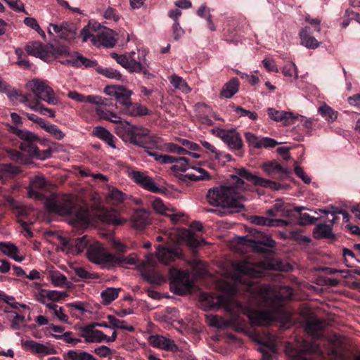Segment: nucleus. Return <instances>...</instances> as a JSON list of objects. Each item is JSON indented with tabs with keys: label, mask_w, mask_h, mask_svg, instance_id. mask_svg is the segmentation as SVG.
Instances as JSON below:
<instances>
[{
	"label": "nucleus",
	"mask_w": 360,
	"mask_h": 360,
	"mask_svg": "<svg viewBox=\"0 0 360 360\" xmlns=\"http://www.w3.org/2000/svg\"><path fill=\"white\" fill-rule=\"evenodd\" d=\"M231 179L233 181L231 185L213 187L208 190L206 198L210 205L238 210L243 209L242 193L250 189V186L245 180L255 186L273 190L281 188L278 183L256 176L245 168L237 169L236 174L231 175Z\"/></svg>",
	"instance_id": "obj_1"
},
{
	"label": "nucleus",
	"mask_w": 360,
	"mask_h": 360,
	"mask_svg": "<svg viewBox=\"0 0 360 360\" xmlns=\"http://www.w3.org/2000/svg\"><path fill=\"white\" fill-rule=\"evenodd\" d=\"M219 288L222 292L221 295L202 293L200 296L201 300L206 302L210 308L225 307L226 311L231 314V318L226 320L217 316H211L208 317L209 325L223 329L231 325L242 324L243 321L240 317V314H244L248 316V312L252 310L245 309L240 303L233 299L236 291L233 285L223 282L219 285Z\"/></svg>",
	"instance_id": "obj_2"
},
{
	"label": "nucleus",
	"mask_w": 360,
	"mask_h": 360,
	"mask_svg": "<svg viewBox=\"0 0 360 360\" xmlns=\"http://www.w3.org/2000/svg\"><path fill=\"white\" fill-rule=\"evenodd\" d=\"M259 294L264 300V305L269 309L265 311H249L248 317L252 325L263 326H267L274 321V314L281 307L280 301L290 299L292 295V290L288 286L271 287L263 285L259 287Z\"/></svg>",
	"instance_id": "obj_3"
},
{
	"label": "nucleus",
	"mask_w": 360,
	"mask_h": 360,
	"mask_svg": "<svg viewBox=\"0 0 360 360\" xmlns=\"http://www.w3.org/2000/svg\"><path fill=\"white\" fill-rule=\"evenodd\" d=\"M236 272L234 278L236 282L245 284L250 290L254 283L248 281L249 278H256L263 276L266 270H277L280 271H287L290 266L283 265L278 259L266 258L263 261L254 263L250 261L244 260L234 264Z\"/></svg>",
	"instance_id": "obj_4"
},
{
	"label": "nucleus",
	"mask_w": 360,
	"mask_h": 360,
	"mask_svg": "<svg viewBox=\"0 0 360 360\" xmlns=\"http://www.w3.org/2000/svg\"><path fill=\"white\" fill-rule=\"evenodd\" d=\"M110 268L119 266L127 267L129 265H135L141 271L142 276L151 283L159 284L164 281L163 277L155 270L157 264L153 254H148L144 261L137 259L136 255L131 254L127 257L122 255H112Z\"/></svg>",
	"instance_id": "obj_5"
},
{
	"label": "nucleus",
	"mask_w": 360,
	"mask_h": 360,
	"mask_svg": "<svg viewBox=\"0 0 360 360\" xmlns=\"http://www.w3.org/2000/svg\"><path fill=\"white\" fill-rule=\"evenodd\" d=\"M45 203L49 212L60 216L75 217V222H86L87 221L86 210L77 205L70 195L53 193L46 198Z\"/></svg>",
	"instance_id": "obj_6"
},
{
	"label": "nucleus",
	"mask_w": 360,
	"mask_h": 360,
	"mask_svg": "<svg viewBox=\"0 0 360 360\" xmlns=\"http://www.w3.org/2000/svg\"><path fill=\"white\" fill-rule=\"evenodd\" d=\"M27 87L34 94L36 101L42 100L49 105H57L59 99L56 96L53 89L46 81L32 79L27 84Z\"/></svg>",
	"instance_id": "obj_7"
},
{
	"label": "nucleus",
	"mask_w": 360,
	"mask_h": 360,
	"mask_svg": "<svg viewBox=\"0 0 360 360\" xmlns=\"http://www.w3.org/2000/svg\"><path fill=\"white\" fill-rule=\"evenodd\" d=\"M170 288L175 294L183 295L191 292L192 281L189 274L175 268H171L169 271Z\"/></svg>",
	"instance_id": "obj_8"
},
{
	"label": "nucleus",
	"mask_w": 360,
	"mask_h": 360,
	"mask_svg": "<svg viewBox=\"0 0 360 360\" xmlns=\"http://www.w3.org/2000/svg\"><path fill=\"white\" fill-rule=\"evenodd\" d=\"M112 253L108 252L103 245L94 241L90 243L86 250V256L90 262L99 265L102 269H110Z\"/></svg>",
	"instance_id": "obj_9"
},
{
	"label": "nucleus",
	"mask_w": 360,
	"mask_h": 360,
	"mask_svg": "<svg viewBox=\"0 0 360 360\" xmlns=\"http://www.w3.org/2000/svg\"><path fill=\"white\" fill-rule=\"evenodd\" d=\"M257 236L250 238L248 236H240L238 238L239 243L260 253L266 252L265 247L274 248L275 246L276 242L271 238L264 236L260 231H257Z\"/></svg>",
	"instance_id": "obj_10"
},
{
	"label": "nucleus",
	"mask_w": 360,
	"mask_h": 360,
	"mask_svg": "<svg viewBox=\"0 0 360 360\" xmlns=\"http://www.w3.org/2000/svg\"><path fill=\"white\" fill-rule=\"evenodd\" d=\"M135 52H131L129 56L119 55L115 53H112L111 56L114 58L117 63L121 65L123 68L128 70L131 72H142L144 75L148 73L147 68L148 64L146 63L145 55L143 56V62L139 58V61L134 58Z\"/></svg>",
	"instance_id": "obj_11"
},
{
	"label": "nucleus",
	"mask_w": 360,
	"mask_h": 360,
	"mask_svg": "<svg viewBox=\"0 0 360 360\" xmlns=\"http://www.w3.org/2000/svg\"><path fill=\"white\" fill-rule=\"evenodd\" d=\"M93 324L88 325L79 329V335L84 339L86 343L113 342L116 340L117 333L113 330L110 336H108L103 331L94 328Z\"/></svg>",
	"instance_id": "obj_12"
},
{
	"label": "nucleus",
	"mask_w": 360,
	"mask_h": 360,
	"mask_svg": "<svg viewBox=\"0 0 360 360\" xmlns=\"http://www.w3.org/2000/svg\"><path fill=\"white\" fill-rule=\"evenodd\" d=\"M122 136L127 135L131 143L143 146L146 139L149 136L150 130L139 125L131 124L127 121L122 122Z\"/></svg>",
	"instance_id": "obj_13"
},
{
	"label": "nucleus",
	"mask_w": 360,
	"mask_h": 360,
	"mask_svg": "<svg viewBox=\"0 0 360 360\" xmlns=\"http://www.w3.org/2000/svg\"><path fill=\"white\" fill-rule=\"evenodd\" d=\"M56 53L58 55L69 56V58L62 62V63L65 65H69L75 68H79L82 66H84L85 68H94L97 65L95 60L88 59L77 52H74L70 54L65 47H61L60 49H58L56 51Z\"/></svg>",
	"instance_id": "obj_14"
},
{
	"label": "nucleus",
	"mask_w": 360,
	"mask_h": 360,
	"mask_svg": "<svg viewBox=\"0 0 360 360\" xmlns=\"http://www.w3.org/2000/svg\"><path fill=\"white\" fill-rule=\"evenodd\" d=\"M15 134L21 140L20 148L22 151L27 153L29 155L33 156L37 151V141L38 137L34 133L23 129H15Z\"/></svg>",
	"instance_id": "obj_15"
},
{
	"label": "nucleus",
	"mask_w": 360,
	"mask_h": 360,
	"mask_svg": "<svg viewBox=\"0 0 360 360\" xmlns=\"http://www.w3.org/2000/svg\"><path fill=\"white\" fill-rule=\"evenodd\" d=\"M320 347L315 341L303 340L297 349L288 350V354L292 360H310L304 356L307 354H319Z\"/></svg>",
	"instance_id": "obj_16"
},
{
	"label": "nucleus",
	"mask_w": 360,
	"mask_h": 360,
	"mask_svg": "<svg viewBox=\"0 0 360 360\" xmlns=\"http://www.w3.org/2000/svg\"><path fill=\"white\" fill-rule=\"evenodd\" d=\"M216 135L219 137L233 150H238L243 148V141L238 132L235 129H216Z\"/></svg>",
	"instance_id": "obj_17"
},
{
	"label": "nucleus",
	"mask_w": 360,
	"mask_h": 360,
	"mask_svg": "<svg viewBox=\"0 0 360 360\" xmlns=\"http://www.w3.org/2000/svg\"><path fill=\"white\" fill-rule=\"evenodd\" d=\"M26 51L29 55L34 56L42 60L46 59L56 53L52 45H44L39 41H32L27 44Z\"/></svg>",
	"instance_id": "obj_18"
},
{
	"label": "nucleus",
	"mask_w": 360,
	"mask_h": 360,
	"mask_svg": "<svg viewBox=\"0 0 360 360\" xmlns=\"http://www.w3.org/2000/svg\"><path fill=\"white\" fill-rule=\"evenodd\" d=\"M104 92L107 95L115 97L123 107L129 103L131 101V96L132 95V91L120 85L108 86L105 88Z\"/></svg>",
	"instance_id": "obj_19"
},
{
	"label": "nucleus",
	"mask_w": 360,
	"mask_h": 360,
	"mask_svg": "<svg viewBox=\"0 0 360 360\" xmlns=\"http://www.w3.org/2000/svg\"><path fill=\"white\" fill-rule=\"evenodd\" d=\"M148 342L150 346L155 348L169 352H176L179 350V347L174 340L163 335H150L148 338Z\"/></svg>",
	"instance_id": "obj_20"
},
{
	"label": "nucleus",
	"mask_w": 360,
	"mask_h": 360,
	"mask_svg": "<svg viewBox=\"0 0 360 360\" xmlns=\"http://www.w3.org/2000/svg\"><path fill=\"white\" fill-rule=\"evenodd\" d=\"M245 138L250 146L255 148H270L278 145L275 139L269 137H259L251 132H245Z\"/></svg>",
	"instance_id": "obj_21"
},
{
	"label": "nucleus",
	"mask_w": 360,
	"mask_h": 360,
	"mask_svg": "<svg viewBox=\"0 0 360 360\" xmlns=\"http://www.w3.org/2000/svg\"><path fill=\"white\" fill-rule=\"evenodd\" d=\"M131 179L142 188L151 192L157 193L160 191L153 179L146 173L141 171H132L130 174Z\"/></svg>",
	"instance_id": "obj_22"
},
{
	"label": "nucleus",
	"mask_w": 360,
	"mask_h": 360,
	"mask_svg": "<svg viewBox=\"0 0 360 360\" xmlns=\"http://www.w3.org/2000/svg\"><path fill=\"white\" fill-rule=\"evenodd\" d=\"M53 32L60 38L65 39L73 38L76 34L75 27L66 22L62 25L51 23L48 27V33L53 34Z\"/></svg>",
	"instance_id": "obj_23"
},
{
	"label": "nucleus",
	"mask_w": 360,
	"mask_h": 360,
	"mask_svg": "<svg viewBox=\"0 0 360 360\" xmlns=\"http://www.w3.org/2000/svg\"><path fill=\"white\" fill-rule=\"evenodd\" d=\"M46 181L41 176H37L31 180L28 188V195L30 198L35 200H42L44 198L41 191L46 187Z\"/></svg>",
	"instance_id": "obj_24"
},
{
	"label": "nucleus",
	"mask_w": 360,
	"mask_h": 360,
	"mask_svg": "<svg viewBox=\"0 0 360 360\" xmlns=\"http://www.w3.org/2000/svg\"><path fill=\"white\" fill-rule=\"evenodd\" d=\"M267 113L269 117L276 122H283V124L287 126L292 124L291 120H293L295 114L290 111L278 110L273 108H267Z\"/></svg>",
	"instance_id": "obj_25"
},
{
	"label": "nucleus",
	"mask_w": 360,
	"mask_h": 360,
	"mask_svg": "<svg viewBox=\"0 0 360 360\" xmlns=\"http://www.w3.org/2000/svg\"><path fill=\"white\" fill-rule=\"evenodd\" d=\"M25 349L29 350L37 354L48 355L54 353V349L44 344L37 342L32 340H27L22 342Z\"/></svg>",
	"instance_id": "obj_26"
},
{
	"label": "nucleus",
	"mask_w": 360,
	"mask_h": 360,
	"mask_svg": "<svg viewBox=\"0 0 360 360\" xmlns=\"http://www.w3.org/2000/svg\"><path fill=\"white\" fill-rule=\"evenodd\" d=\"M157 249V257L153 255L156 262H158L157 259H158V260L162 263L167 264L174 259L178 255L177 251L171 248H166L159 245ZM157 264H158V262H157ZM157 266L158 264H156L154 269L155 271L159 274L156 269Z\"/></svg>",
	"instance_id": "obj_27"
},
{
	"label": "nucleus",
	"mask_w": 360,
	"mask_h": 360,
	"mask_svg": "<svg viewBox=\"0 0 360 360\" xmlns=\"http://www.w3.org/2000/svg\"><path fill=\"white\" fill-rule=\"evenodd\" d=\"M345 341V338L344 337L335 334L333 335L328 340L331 354L338 357L340 360L344 359L342 356V352Z\"/></svg>",
	"instance_id": "obj_28"
},
{
	"label": "nucleus",
	"mask_w": 360,
	"mask_h": 360,
	"mask_svg": "<svg viewBox=\"0 0 360 360\" xmlns=\"http://www.w3.org/2000/svg\"><path fill=\"white\" fill-rule=\"evenodd\" d=\"M326 326V322L318 319L308 320L305 325L306 332L314 338H320L321 330Z\"/></svg>",
	"instance_id": "obj_29"
},
{
	"label": "nucleus",
	"mask_w": 360,
	"mask_h": 360,
	"mask_svg": "<svg viewBox=\"0 0 360 360\" xmlns=\"http://www.w3.org/2000/svg\"><path fill=\"white\" fill-rule=\"evenodd\" d=\"M122 113L133 117L143 116L148 114V109L139 103H131L130 101L123 107Z\"/></svg>",
	"instance_id": "obj_30"
},
{
	"label": "nucleus",
	"mask_w": 360,
	"mask_h": 360,
	"mask_svg": "<svg viewBox=\"0 0 360 360\" xmlns=\"http://www.w3.org/2000/svg\"><path fill=\"white\" fill-rule=\"evenodd\" d=\"M300 43L302 46L309 49H315L318 48L320 43L317 39L311 35L310 29L308 27L302 28L300 33Z\"/></svg>",
	"instance_id": "obj_31"
},
{
	"label": "nucleus",
	"mask_w": 360,
	"mask_h": 360,
	"mask_svg": "<svg viewBox=\"0 0 360 360\" xmlns=\"http://www.w3.org/2000/svg\"><path fill=\"white\" fill-rule=\"evenodd\" d=\"M0 251L18 262L23 261L25 259L23 256L19 255L18 247L11 243L0 242Z\"/></svg>",
	"instance_id": "obj_32"
},
{
	"label": "nucleus",
	"mask_w": 360,
	"mask_h": 360,
	"mask_svg": "<svg viewBox=\"0 0 360 360\" xmlns=\"http://www.w3.org/2000/svg\"><path fill=\"white\" fill-rule=\"evenodd\" d=\"M96 39V44L105 47H113L116 43V40L112 36V30L106 27L97 34Z\"/></svg>",
	"instance_id": "obj_33"
},
{
	"label": "nucleus",
	"mask_w": 360,
	"mask_h": 360,
	"mask_svg": "<svg viewBox=\"0 0 360 360\" xmlns=\"http://www.w3.org/2000/svg\"><path fill=\"white\" fill-rule=\"evenodd\" d=\"M210 178L209 173L204 169L198 167H193L191 171H188L184 175L183 180L186 181L188 179L196 181L200 180H208L210 179Z\"/></svg>",
	"instance_id": "obj_34"
},
{
	"label": "nucleus",
	"mask_w": 360,
	"mask_h": 360,
	"mask_svg": "<svg viewBox=\"0 0 360 360\" xmlns=\"http://www.w3.org/2000/svg\"><path fill=\"white\" fill-rule=\"evenodd\" d=\"M176 233L181 240L186 242L192 248H196L201 244V242L197 238L196 235L188 229H177Z\"/></svg>",
	"instance_id": "obj_35"
},
{
	"label": "nucleus",
	"mask_w": 360,
	"mask_h": 360,
	"mask_svg": "<svg viewBox=\"0 0 360 360\" xmlns=\"http://www.w3.org/2000/svg\"><path fill=\"white\" fill-rule=\"evenodd\" d=\"M149 215L150 212L147 210H136L132 216L133 226L136 229H143L148 223Z\"/></svg>",
	"instance_id": "obj_36"
},
{
	"label": "nucleus",
	"mask_w": 360,
	"mask_h": 360,
	"mask_svg": "<svg viewBox=\"0 0 360 360\" xmlns=\"http://www.w3.org/2000/svg\"><path fill=\"white\" fill-rule=\"evenodd\" d=\"M262 169L269 175H276L283 177L288 174L286 168L282 167L278 162L272 161L266 162L262 165Z\"/></svg>",
	"instance_id": "obj_37"
},
{
	"label": "nucleus",
	"mask_w": 360,
	"mask_h": 360,
	"mask_svg": "<svg viewBox=\"0 0 360 360\" xmlns=\"http://www.w3.org/2000/svg\"><path fill=\"white\" fill-rule=\"evenodd\" d=\"M101 219L107 224L120 226L126 222V219L120 217L114 211L105 210L101 214Z\"/></svg>",
	"instance_id": "obj_38"
},
{
	"label": "nucleus",
	"mask_w": 360,
	"mask_h": 360,
	"mask_svg": "<svg viewBox=\"0 0 360 360\" xmlns=\"http://www.w3.org/2000/svg\"><path fill=\"white\" fill-rule=\"evenodd\" d=\"M257 341L264 348L268 349L271 352H276V347L277 342V337L269 332H264V334L259 336Z\"/></svg>",
	"instance_id": "obj_39"
},
{
	"label": "nucleus",
	"mask_w": 360,
	"mask_h": 360,
	"mask_svg": "<svg viewBox=\"0 0 360 360\" xmlns=\"http://www.w3.org/2000/svg\"><path fill=\"white\" fill-rule=\"evenodd\" d=\"M239 84L238 78H232L224 85L220 93L221 96L226 98H232L238 91Z\"/></svg>",
	"instance_id": "obj_40"
},
{
	"label": "nucleus",
	"mask_w": 360,
	"mask_h": 360,
	"mask_svg": "<svg viewBox=\"0 0 360 360\" xmlns=\"http://www.w3.org/2000/svg\"><path fill=\"white\" fill-rule=\"evenodd\" d=\"M93 134L96 137L104 141L110 146L115 148V136L105 128L103 127H96L93 129Z\"/></svg>",
	"instance_id": "obj_41"
},
{
	"label": "nucleus",
	"mask_w": 360,
	"mask_h": 360,
	"mask_svg": "<svg viewBox=\"0 0 360 360\" xmlns=\"http://www.w3.org/2000/svg\"><path fill=\"white\" fill-rule=\"evenodd\" d=\"M127 195L115 187H109L106 199L108 203L117 205L123 202Z\"/></svg>",
	"instance_id": "obj_42"
},
{
	"label": "nucleus",
	"mask_w": 360,
	"mask_h": 360,
	"mask_svg": "<svg viewBox=\"0 0 360 360\" xmlns=\"http://www.w3.org/2000/svg\"><path fill=\"white\" fill-rule=\"evenodd\" d=\"M65 360H98L92 354L79 349H72L64 354Z\"/></svg>",
	"instance_id": "obj_43"
},
{
	"label": "nucleus",
	"mask_w": 360,
	"mask_h": 360,
	"mask_svg": "<svg viewBox=\"0 0 360 360\" xmlns=\"http://www.w3.org/2000/svg\"><path fill=\"white\" fill-rule=\"evenodd\" d=\"M333 224L331 222L330 224H318L314 230V237L318 239L334 238V233L332 229Z\"/></svg>",
	"instance_id": "obj_44"
},
{
	"label": "nucleus",
	"mask_w": 360,
	"mask_h": 360,
	"mask_svg": "<svg viewBox=\"0 0 360 360\" xmlns=\"http://www.w3.org/2000/svg\"><path fill=\"white\" fill-rule=\"evenodd\" d=\"M173 159L174 165L171 167V170L176 176H182L188 169V160L186 158L173 157Z\"/></svg>",
	"instance_id": "obj_45"
},
{
	"label": "nucleus",
	"mask_w": 360,
	"mask_h": 360,
	"mask_svg": "<svg viewBox=\"0 0 360 360\" xmlns=\"http://www.w3.org/2000/svg\"><path fill=\"white\" fill-rule=\"evenodd\" d=\"M212 117L219 120L214 112H213L209 107L204 105L201 106V112H199L198 118L200 122L206 125L211 126L214 124Z\"/></svg>",
	"instance_id": "obj_46"
},
{
	"label": "nucleus",
	"mask_w": 360,
	"mask_h": 360,
	"mask_svg": "<svg viewBox=\"0 0 360 360\" xmlns=\"http://www.w3.org/2000/svg\"><path fill=\"white\" fill-rule=\"evenodd\" d=\"M318 112L326 120L328 123L335 122L338 112L332 109L329 105L323 104L318 108Z\"/></svg>",
	"instance_id": "obj_47"
},
{
	"label": "nucleus",
	"mask_w": 360,
	"mask_h": 360,
	"mask_svg": "<svg viewBox=\"0 0 360 360\" xmlns=\"http://www.w3.org/2000/svg\"><path fill=\"white\" fill-rule=\"evenodd\" d=\"M20 172V169L18 167L13 166L11 164L0 165V180L4 181Z\"/></svg>",
	"instance_id": "obj_48"
},
{
	"label": "nucleus",
	"mask_w": 360,
	"mask_h": 360,
	"mask_svg": "<svg viewBox=\"0 0 360 360\" xmlns=\"http://www.w3.org/2000/svg\"><path fill=\"white\" fill-rule=\"evenodd\" d=\"M107 319L110 323V327H112V329L113 330L119 328L129 332H133L134 330V328L132 326L127 325L125 321L120 320L112 315H108Z\"/></svg>",
	"instance_id": "obj_49"
},
{
	"label": "nucleus",
	"mask_w": 360,
	"mask_h": 360,
	"mask_svg": "<svg viewBox=\"0 0 360 360\" xmlns=\"http://www.w3.org/2000/svg\"><path fill=\"white\" fill-rule=\"evenodd\" d=\"M120 290V288H108L103 290L101 293L103 302L105 304H110L118 297Z\"/></svg>",
	"instance_id": "obj_50"
},
{
	"label": "nucleus",
	"mask_w": 360,
	"mask_h": 360,
	"mask_svg": "<svg viewBox=\"0 0 360 360\" xmlns=\"http://www.w3.org/2000/svg\"><path fill=\"white\" fill-rule=\"evenodd\" d=\"M170 82L175 89L181 91L183 93L187 94L191 90L186 82L176 75H172L170 77Z\"/></svg>",
	"instance_id": "obj_51"
},
{
	"label": "nucleus",
	"mask_w": 360,
	"mask_h": 360,
	"mask_svg": "<svg viewBox=\"0 0 360 360\" xmlns=\"http://www.w3.org/2000/svg\"><path fill=\"white\" fill-rule=\"evenodd\" d=\"M46 307L51 311V314H53L60 321L63 323H68V316L64 313L63 307L53 302H49V304H47Z\"/></svg>",
	"instance_id": "obj_52"
},
{
	"label": "nucleus",
	"mask_w": 360,
	"mask_h": 360,
	"mask_svg": "<svg viewBox=\"0 0 360 360\" xmlns=\"http://www.w3.org/2000/svg\"><path fill=\"white\" fill-rule=\"evenodd\" d=\"M151 205L155 212L162 214L169 215V212H174L173 208L167 207L160 198H155L151 202Z\"/></svg>",
	"instance_id": "obj_53"
},
{
	"label": "nucleus",
	"mask_w": 360,
	"mask_h": 360,
	"mask_svg": "<svg viewBox=\"0 0 360 360\" xmlns=\"http://www.w3.org/2000/svg\"><path fill=\"white\" fill-rule=\"evenodd\" d=\"M282 73L288 78L290 82H293L298 78L297 68L294 63L286 64L283 68Z\"/></svg>",
	"instance_id": "obj_54"
},
{
	"label": "nucleus",
	"mask_w": 360,
	"mask_h": 360,
	"mask_svg": "<svg viewBox=\"0 0 360 360\" xmlns=\"http://www.w3.org/2000/svg\"><path fill=\"white\" fill-rule=\"evenodd\" d=\"M90 243H91L90 242V240L87 237V236H84L81 238H76L74 241H72L71 245L75 246L73 252L77 254H79V252H82L85 248L87 249Z\"/></svg>",
	"instance_id": "obj_55"
},
{
	"label": "nucleus",
	"mask_w": 360,
	"mask_h": 360,
	"mask_svg": "<svg viewBox=\"0 0 360 360\" xmlns=\"http://www.w3.org/2000/svg\"><path fill=\"white\" fill-rule=\"evenodd\" d=\"M53 337L57 340H62L65 342L70 344L72 346H75L82 342L79 338H75L73 333L71 331L65 332L64 333L59 335H53Z\"/></svg>",
	"instance_id": "obj_56"
},
{
	"label": "nucleus",
	"mask_w": 360,
	"mask_h": 360,
	"mask_svg": "<svg viewBox=\"0 0 360 360\" xmlns=\"http://www.w3.org/2000/svg\"><path fill=\"white\" fill-rule=\"evenodd\" d=\"M149 156L153 157L156 162L160 164H171L174 160L172 156L160 154L157 151L147 150Z\"/></svg>",
	"instance_id": "obj_57"
},
{
	"label": "nucleus",
	"mask_w": 360,
	"mask_h": 360,
	"mask_svg": "<svg viewBox=\"0 0 360 360\" xmlns=\"http://www.w3.org/2000/svg\"><path fill=\"white\" fill-rule=\"evenodd\" d=\"M97 72L110 79L122 80V75L120 72L111 68H98Z\"/></svg>",
	"instance_id": "obj_58"
},
{
	"label": "nucleus",
	"mask_w": 360,
	"mask_h": 360,
	"mask_svg": "<svg viewBox=\"0 0 360 360\" xmlns=\"http://www.w3.org/2000/svg\"><path fill=\"white\" fill-rule=\"evenodd\" d=\"M300 122L303 127L308 131H311L315 129V121L316 120L314 118H307L304 116L300 115H295V117L293 119Z\"/></svg>",
	"instance_id": "obj_59"
},
{
	"label": "nucleus",
	"mask_w": 360,
	"mask_h": 360,
	"mask_svg": "<svg viewBox=\"0 0 360 360\" xmlns=\"http://www.w3.org/2000/svg\"><path fill=\"white\" fill-rule=\"evenodd\" d=\"M73 270L75 274L83 280H89L97 278L96 274L91 273L82 266H76Z\"/></svg>",
	"instance_id": "obj_60"
},
{
	"label": "nucleus",
	"mask_w": 360,
	"mask_h": 360,
	"mask_svg": "<svg viewBox=\"0 0 360 360\" xmlns=\"http://www.w3.org/2000/svg\"><path fill=\"white\" fill-rule=\"evenodd\" d=\"M51 283L57 287H63L67 283V278L60 272H53L50 275Z\"/></svg>",
	"instance_id": "obj_61"
},
{
	"label": "nucleus",
	"mask_w": 360,
	"mask_h": 360,
	"mask_svg": "<svg viewBox=\"0 0 360 360\" xmlns=\"http://www.w3.org/2000/svg\"><path fill=\"white\" fill-rule=\"evenodd\" d=\"M45 295L47 297V299L49 300H52L54 302H58L60 300L64 299L68 296V294L65 291H58V290H49L45 292Z\"/></svg>",
	"instance_id": "obj_62"
},
{
	"label": "nucleus",
	"mask_w": 360,
	"mask_h": 360,
	"mask_svg": "<svg viewBox=\"0 0 360 360\" xmlns=\"http://www.w3.org/2000/svg\"><path fill=\"white\" fill-rule=\"evenodd\" d=\"M108 101V100L107 98L99 96L88 95L85 96L84 103H89L94 105H104L107 106L110 105Z\"/></svg>",
	"instance_id": "obj_63"
},
{
	"label": "nucleus",
	"mask_w": 360,
	"mask_h": 360,
	"mask_svg": "<svg viewBox=\"0 0 360 360\" xmlns=\"http://www.w3.org/2000/svg\"><path fill=\"white\" fill-rule=\"evenodd\" d=\"M165 150L169 153H173L178 155H185L188 153L184 148L173 143H168L165 145Z\"/></svg>",
	"instance_id": "obj_64"
}]
</instances>
